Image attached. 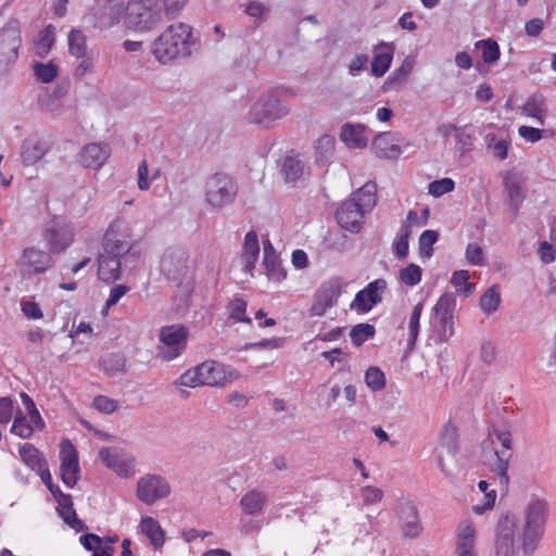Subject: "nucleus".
<instances>
[{
  "instance_id": "f257e3e1",
  "label": "nucleus",
  "mask_w": 556,
  "mask_h": 556,
  "mask_svg": "<svg viewBox=\"0 0 556 556\" xmlns=\"http://www.w3.org/2000/svg\"><path fill=\"white\" fill-rule=\"evenodd\" d=\"M377 186L367 182L351 198L337 208L336 219L339 226L350 232L357 233L363 228L365 214L371 212L377 204Z\"/></svg>"
},
{
  "instance_id": "f03ea898",
  "label": "nucleus",
  "mask_w": 556,
  "mask_h": 556,
  "mask_svg": "<svg viewBox=\"0 0 556 556\" xmlns=\"http://www.w3.org/2000/svg\"><path fill=\"white\" fill-rule=\"evenodd\" d=\"M192 28L185 23L169 25L151 43V53L162 64L187 58L191 54Z\"/></svg>"
},
{
  "instance_id": "7ed1b4c3",
  "label": "nucleus",
  "mask_w": 556,
  "mask_h": 556,
  "mask_svg": "<svg viewBox=\"0 0 556 556\" xmlns=\"http://www.w3.org/2000/svg\"><path fill=\"white\" fill-rule=\"evenodd\" d=\"M160 270L168 282L182 288L186 294L191 293L193 270L189 255L182 247H169L164 251Z\"/></svg>"
},
{
  "instance_id": "20e7f679",
  "label": "nucleus",
  "mask_w": 556,
  "mask_h": 556,
  "mask_svg": "<svg viewBox=\"0 0 556 556\" xmlns=\"http://www.w3.org/2000/svg\"><path fill=\"white\" fill-rule=\"evenodd\" d=\"M525 535L518 530V519L513 514L504 515L497 523L495 556H532L527 552Z\"/></svg>"
},
{
  "instance_id": "39448f33",
  "label": "nucleus",
  "mask_w": 556,
  "mask_h": 556,
  "mask_svg": "<svg viewBox=\"0 0 556 556\" xmlns=\"http://www.w3.org/2000/svg\"><path fill=\"white\" fill-rule=\"evenodd\" d=\"M164 16L156 0H129L126 4L125 25L136 31H150L163 22Z\"/></svg>"
},
{
  "instance_id": "423d86ee",
  "label": "nucleus",
  "mask_w": 556,
  "mask_h": 556,
  "mask_svg": "<svg viewBox=\"0 0 556 556\" xmlns=\"http://www.w3.org/2000/svg\"><path fill=\"white\" fill-rule=\"evenodd\" d=\"M290 111V105L287 102L280 100L276 93L268 92L260 96L252 103L248 112V121L269 129L277 121L286 117Z\"/></svg>"
},
{
  "instance_id": "0eeeda50",
  "label": "nucleus",
  "mask_w": 556,
  "mask_h": 556,
  "mask_svg": "<svg viewBox=\"0 0 556 556\" xmlns=\"http://www.w3.org/2000/svg\"><path fill=\"white\" fill-rule=\"evenodd\" d=\"M548 505L543 500L532 501L525 513V522L518 520V530L525 535L527 552H535L544 531Z\"/></svg>"
},
{
  "instance_id": "6e6552de",
  "label": "nucleus",
  "mask_w": 556,
  "mask_h": 556,
  "mask_svg": "<svg viewBox=\"0 0 556 556\" xmlns=\"http://www.w3.org/2000/svg\"><path fill=\"white\" fill-rule=\"evenodd\" d=\"M238 189L237 181L232 176L216 173L205 182V202L214 210H222L233 203Z\"/></svg>"
},
{
  "instance_id": "1a4fd4ad",
  "label": "nucleus",
  "mask_w": 556,
  "mask_h": 556,
  "mask_svg": "<svg viewBox=\"0 0 556 556\" xmlns=\"http://www.w3.org/2000/svg\"><path fill=\"white\" fill-rule=\"evenodd\" d=\"M102 245V253L122 257L128 254L134 247L130 226L122 219L113 220L103 237Z\"/></svg>"
},
{
  "instance_id": "9d476101",
  "label": "nucleus",
  "mask_w": 556,
  "mask_h": 556,
  "mask_svg": "<svg viewBox=\"0 0 556 556\" xmlns=\"http://www.w3.org/2000/svg\"><path fill=\"white\" fill-rule=\"evenodd\" d=\"M157 355L164 361L178 357L187 346L188 329L182 325H170L160 330Z\"/></svg>"
},
{
  "instance_id": "9b49d317",
  "label": "nucleus",
  "mask_w": 556,
  "mask_h": 556,
  "mask_svg": "<svg viewBox=\"0 0 556 556\" xmlns=\"http://www.w3.org/2000/svg\"><path fill=\"white\" fill-rule=\"evenodd\" d=\"M53 264L52 254L36 247L25 248L17 261L23 277L46 273Z\"/></svg>"
},
{
  "instance_id": "f8f14e48",
  "label": "nucleus",
  "mask_w": 556,
  "mask_h": 556,
  "mask_svg": "<svg viewBox=\"0 0 556 556\" xmlns=\"http://www.w3.org/2000/svg\"><path fill=\"white\" fill-rule=\"evenodd\" d=\"M170 493L168 481L160 475H146L137 482L136 495L147 505H153Z\"/></svg>"
},
{
  "instance_id": "ddd939ff",
  "label": "nucleus",
  "mask_w": 556,
  "mask_h": 556,
  "mask_svg": "<svg viewBox=\"0 0 556 556\" xmlns=\"http://www.w3.org/2000/svg\"><path fill=\"white\" fill-rule=\"evenodd\" d=\"M341 287L340 278H332L320 285L314 294L313 304L308 308V316L320 317L328 308L334 306L341 294Z\"/></svg>"
},
{
  "instance_id": "4468645a",
  "label": "nucleus",
  "mask_w": 556,
  "mask_h": 556,
  "mask_svg": "<svg viewBox=\"0 0 556 556\" xmlns=\"http://www.w3.org/2000/svg\"><path fill=\"white\" fill-rule=\"evenodd\" d=\"M21 35L16 22H10L0 29V71H5L18 56Z\"/></svg>"
},
{
  "instance_id": "2eb2a0df",
  "label": "nucleus",
  "mask_w": 556,
  "mask_h": 556,
  "mask_svg": "<svg viewBox=\"0 0 556 556\" xmlns=\"http://www.w3.org/2000/svg\"><path fill=\"white\" fill-rule=\"evenodd\" d=\"M42 239L51 254H59L72 244L74 240V229L65 223L53 219L45 228Z\"/></svg>"
},
{
  "instance_id": "dca6fc26",
  "label": "nucleus",
  "mask_w": 556,
  "mask_h": 556,
  "mask_svg": "<svg viewBox=\"0 0 556 556\" xmlns=\"http://www.w3.org/2000/svg\"><path fill=\"white\" fill-rule=\"evenodd\" d=\"M493 435L502 445V450H495L497 462L494 470L500 477L501 484L507 486L509 481L507 470L511 458V433L507 429L492 427L489 431V437L492 438Z\"/></svg>"
},
{
  "instance_id": "f3484780",
  "label": "nucleus",
  "mask_w": 556,
  "mask_h": 556,
  "mask_svg": "<svg viewBox=\"0 0 556 556\" xmlns=\"http://www.w3.org/2000/svg\"><path fill=\"white\" fill-rule=\"evenodd\" d=\"M456 306V299L452 293H444L440 296L433 307L440 326L439 338L441 342H447L454 334L453 313Z\"/></svg>"
},
{
  "instance_id": "a211bd4d",
  "label": "nucleus",
  "mask_w": 556,
  "mask_h": 556,
  "mask_svg": "<svg viewBox=\"0 0 556 556\" xmlns=\"http://www.w3.org/2000/svg\"><path fill=\"white\" fill-rule=\"evenodd\" d=\"M92 11L94 26L100 29H109L116 25L123 15H126V5L124 0H105L98 2Z\"/></svg>"
},
{
  "instance_id": "6ab92c4d",
  "label": "nucleus",
  "mask_w": 556,
  "mask_h": 556,
  "mask_svg": "<svg viewBox=\"0 0 556 556\" xmlns=\"http://www.w3.org/2000/svg\"><path fill=\"white\" fill-rule=\"evenodd\" d=\"M387 289V281L382 278L369 282L358 291L351 303V308L357 312L367 313L382 301V294Z\"/></svg>"
},
{
  "instance_id": "aec40b11",
  "label": "nucleus",
  "mask_w": 556,
  "mask_h": 556,
  "mask_svg": "<svg viewBox=\"0 0 556 556\" xmlns=\"http://www.w3.org/2000/svg\"><path fill=\"white\" fill-rule=\"evenodd\" d=\"M443 450H445L452 457H454L458 451L457 427L451 421L444 425L440 434L439 446L437 448L439 468L445 477H448L451 475V470L444 460Z\"/></svg>"
},
{
  "instance_id": "412c9836",
  "label": "nucleus",
  "mask_w": 556,
  "mask_h": 556,
  "mask_svg": "<svg viewBox=\"0 0 556 556\" xmlns=\"http://www.w3.org/2000/svg\"><path fill=\"white\" fill-rule=\"evenodd\" d=\"M60 457L61 478L67 486L73 488L78 480L79 464L77 452L68 440L61 443Z\"/></svg>"
},
{
  "instance_id": "4be33fe9",
  "label": "nucleus",
  "mask_w": 556,
  "mask_h": 556,
  "mask_svg": "<svg viewBox=\"0 0 556 556\" xmlns=\"http://www.w3.org/2000/svg\"><path fill=\"white\" fill-rule=\"evenodd\" d=\"M397 516L405 536L417 538L421 533L422 526L414 502L408 500L401 501L397 506Z\"/></svg>"
},
{
  "instance_id": "5701e85b",
  "label": "nucleus",
  "mask_w": 556,
  "mask_h": 556,
  "mask_svg": "<svg viewBox=\"0 0 556 556\" xmlns=\"http://www.w3.org/2000/svg\"><path fill=\"white\" fill-rule=\"evenodd\" d=\"M52 148L49 138H26L21 146V160L24 166L36 165Z\"/></svg>"
},
{
  "instance_id": "b1692460",
  "label": "nucleus",
  "mask_w": 556,
  "mask_h": 556,
  "mask_svg": "<svg viewBox=\"0 0 556 556\" xmlns=\"http://www.w3.org/2000/svg\"><path fill=\"white\" fill-rule=\"evenodd\" d=\"M100 459L105 466L123 478H130L135 475V460L123 458L117 452L103 447L99 452Z\"/></svg>"
},
{
  "instance_id": "393cba45",
  "label": "nucleus",
  "mask_w": 556,
  "mask_h": 556,
  "mask_svg": "<svg viewBox=\"0 0 556 556\" xmlns=\"http://www.w3.org/2000/svg\"><path fill=\"white\" fill-rule=\"evenodd\" d=\"M203 386L222 387L228 381L227 368L215 361H206L199 365Z\"/></svg>"
},
{
  "instance_id": "a878e982",
  "label": "nucleus",
  "mask_w": 556,
  "mask_h": 556,
  "mask_svg": "<svg viewBox=\"0 0 556 556\" xmlns=\"http://www.w3.org/2000/svg\"><path fill=\"white\" fill-rule=\"evenodd\" d=\"M110 149L105 144L89 143L79 153V162L84 167L98 169L109 157Z\"/></svg>"
},
{
  "instance_id": "bb28decb",
  "label": "nucleus",
  "mask_w": 556,
  "mask_h": 556,
  "mask_svg": "<svg viewBox=\"0 0 556 556\" xmlns=\"http://www.w3.org/2000/svg\"><path fill=\"white\" fill-rule=\"evenodd\" d=\"M371 150L380 159H396L402 153L401 147L389 131L380 132L374 138Z\"/></svg>"
},
{
  "instance_id": "cd10ccee",
  "label": "nucleus",
  "mask_w": 556,
  "mask_h": 556,
  "mask_svg": "<svg viewBox=\"0 0 556 556\" xmlns=\"http://www.w3.org/2000/svg\"><path fill=\"white\" fill-rule=\"evenodd\" d=\"M476 545V528L473 525L464 520L457 529V554L458 556H477Z\"/></svg>"
},
{
  "instance_id": "c85d7f7f",
  "label": "nucleus",
  "mask_w": 556,
  "mask_h": 556,
  "mask_svg": "<svg viewBox=\"0 0 556 556\" xmlns=\"http://www.w3.org/2000/svg\"><path fill=\"white\" fill-rule=\"evenodd\" d=\"M365 130L363 124L346 123L341 126L339 138L350 149H364L368 142Z\"/></svg>"
},
{
  "instance_id": "c756f323",
  "label": "nucleus",
  "mask_w": 556,
  "mask_h": 556,
  "mask_svg": "<svg viewBox=\"0 0 556 556\" xmlns=\"http://www.w3.org/2000/svg\"><path fill=\"white\" fill-rule=\"evenodd\" d=\"M394 53V45L388 42H380L375 48V56L371 61V72L375 76H383L392 62Z\"/></svg>"
},
{
  "instance_id": "7c9ffc66",
  "label": "nucleus",
  "mask_w": 556,
  "mask_h": 556,
  "mask_svg": "<svg viewBox=\"0 0 556 556\" xmlns=\"http://www.w3.org/2000/svg\"><path fill=\"white\" fill-rule=\"evenodd\" d=\"M503 185L508 198V205L514 211V214L517 215V212L526 198V190L522 187L520 179L514 174L506 175Z\"/></svg>"
},
{
  "instance_id": "2f4dec72",
  "label": "nucleus",
  "mask_w": 556,
  "mask_h": 556,
  "mask_svg": "<svg viewBox=\"0 0 556 556\" xmlns=\"http://www.w3.org/2000/svg\"><path fill=\"white\" fill-rule=\"evenodd\" d=\"M260 254V245L257 235L254 230L247 232L242 245L241 262L243 269L247 273H252L255 268L256 261Z\"/></svg>"
},
{
  "instance_id": "473e14b6",
  "label": "nucleus",
  "mask_w": 556,
  "mask_h": 556,
  "mask_svg": "<svg viewBox=\"0 0 556 556\" xmlns=\"http://www.w3.org/2000/svg\"><path fill=\"white\" fill-rule=\"evenodd\" d=\"M122 256L101 253L98 262V275L103 281H114L121 277Z\"/></svg>"
},
{
  "instance_id": "72a5a7b5",
  "label": "nucleus",
  "mask_w": 556,
  "mask_h": 556,
  "mask_svg": "<svg viewBox=\"0 0 556 556\" xmlns=\"http://www.w3.org/2000/svg\"><path fill=\"white\" fill-rule=\"evenodd\" d=\"M68 91V84H58L51 92L39 97V105L42 110L59 114L62 108V99Z\"/></svg>"
},
{
  "instance_id": "f704fd0d",
  "label": "nucleus",
  "mask_w": 556,
  "mask_h": 556,
  "mask_svg": "<svg viewBox=\"0 0 556 556\" xmlns=\"http://www.w3.org/2000/svg\"><path fill=\"white\" fill-rule=\"evenodd\" d=\"M520 112L528 117L534 118L538 124L543 126L546 114L544 96L538 92L531 94L525 104L520 106Z\"/></svg>"
},
{
  "instance_id": "c9c22d12",
  "label": "nucleus",
  "mask_w": 556,
  "mask_h": 556,
  "mask_svg": "<svg viewBox=\"0 0 556 556\" xmlns=\"http://www.w3.org/2000/svg\"><path fill=\"white\" fill-rule=\"evenodd\" d=\"M281 174L288 184H295L304 177V165L298 155L287 154L282 157Z\"/></svg>"
},
{
  "instance_id": "e433bc0d",
  "label": "nucleus",
  "mask_w": 556,
  "mask_h": 556,
  "mask_svg": "<svg viewBox=\"0 0 556 556\" xmlns=\"http://www.w3.org/2000/svg\"><path fill=\"white\" fill-rule=\"evenodd\" d=\"M266 503V494L256 489L247 492L240 500V506L243 509V511L252 516L261 514Z\"/></svg>"
},
{
  "instance_id": "4c0bfd02",
  "label": "nucleus",
  "mask_w": 556,
  "mask_h": 556,
  "mask_svg": "<svg viewBox=\"0 0 556 556\" xmlns=\"http://www.w3.org/2000/svg\"><path fill=\"white\" fill-rule=\"evenodd\" d=\"M140 529L146 534L151 544L157 548L164 544V531L157 520L152 517H143L140 521Z\"/></svg>"
},
{
  "instance_id": "58836bf2",
  "label": "nucleus",
  "mask_w": 556,
  "mask_h": 556,
  "mask_svg": "<svg viewBox=\"0 0 556 556\" xmlns=\"http://www.w3.org/2000/svg\"><path fill=\"white\" fill-rule=\"evenodd\" d=\"M241 7L243 12L253 20L256 27L263 24L270 14V7L260 0H249Z\"/></svg>"
},
{
  "instance_id": "ea45409f",
  "label": "nucleus",
  "mask_w": 556,
  "mask_h": 556,
  "mask_svg": "<svg viewBox=\"0 0 556 556\" xmlns=\"http://www.w3.org/2000/svg\"><path fill=\"white\" fill-rule=\"evenodd\" d=\"M79 542L87 551L92 552V556H114L113 547L103 546V539L97 534H84L79 538Z\"/></svg>"
},
{
  "instance_id": "a19ab883",
  "label": "nucleus",
  "mask_w": 556,
  "mask_h": 556,
  "mask_svg": "<svg viewBox=\"0 0 556 556\" xmlns=\"http://www.w3.org/2000/svg\"><path fill=\"white\" fill-rule=\"evenodd\" d=\"M22 462L31 470L36 471L46 465V460L41 453L29 443H25L20 447Z\"/></svg>"
},
{
  "instance_id": "79ce46f5",
  "label": "nucleus",
  "mask_w": 556,
  "mask_h": 556,
  "mask_svg": "<svg viewBox=\"0 0 556 556\" xmlns=\"http://www.w3.org/2000/svg\"><path fill=\"white\" fill-rule=\"evenodd\" d=\"M54 27L52 25H48L38 34V38L35 43L36 54L40 58L47 56L54 45Z\"/></svg>"
},
{
  "instance_id": "37998d69",
  "label": "nucleus",
  "mask_w": 556,
  "mask_h": 556,
  "mask_svg": "<svg viewBox=\"0 0 556 556\" xmlns=\"http://www.w3.org/2000/svg\"><path fill=\"white\" fill-rule=\"evenodd\" d=\"M68 51L75 58L86 56L88 54L87 38L79 29H72L67 37Z\"/></svg>"
},
{
  "instance_id": "c03bdc74",
  "label": "nucleus",
  "mask_w": 556,
  "mask_h": 556,
  "mask_svg": "<svg viewBox=\"0 0 556 556\" xmlns=\"http://www.w3.org/2000/svg\"><path fill=\"white\" fill-rule=\"evenodd\" d=\"M101 367L110 376H117L125 372L126 359L121 354H108L100 361Z\"/></svg>"
},
{
  "instance_id": "a18cd8bd",
  "label": "nucleus",
  "mask_w": 556,
  "mask_h": 556,
  "mask_svg": "<svg viewBox=\"0 0 556 556\" xmlns=\"http://www.w3.org/2000/svg\"><path fill=\"white\" fill-rule=\"evenodd\" d=\"M501 303V294L497 286H491L480 298V308L485 314L494 313Z\"/></svg>"
},
{
  "instance_id": "49530a36",
  "label": "nucleus",
  "mask_w": 556,
  "mask_h": 556,
  "mask_svg": "<svg viewBox=\"0 0 556 556\" xmlns=\"http://www.w3.org/2000/svg\"><path fill=\"white\" fill-rule=\"evenodd\" d=\"M336 140L331 135H323L315 142L317 161H327L334 152Z\"/></svg>"
},
{
  "instance_id": "de8ad7c7",
  "label": "nucleus",
  "mask_w": 556,
  "mask_h": 556,
  "mask_svg": "<svg viewBox=\"0 0 556 556\" xmlns=\"http://www.w3.org/2000/svg\"><path fill=\"white\" fill-rule=\"evenodd\" d=\"M33 70L34 75L37 77L38 80L42 83H51L58 76L59 73L58 65L52 62H36L33 65Z\"/></svg>"
},
{
  "instance_id": "09e8293b",
  "label": "nucleus",
  "mask_w": 556,
  "mask_h": 556,
  "mask_svg": "<svg viewBox=\"0 0 556 556\" xmlns=\"http://www.w3.org/2000/svg\"><path fill=\"white\" fill-rule=\"evenodd\" d=\"M468 270H457L453 274L451 282L455 286L458 293L464 296H468L473 292L475 285L468 282L469 280Z\"/></svg>"
},
{
  "instance_id": "8fccbe9b",
  "label": "nucleus",
  "mask_w": 556,
  "mask_h": 556,
  "mask_svg": "<svg viewBox=\"0 0 556 556\" xmlns=\"http://www.w3.org/2000/svg\"><path fill=\"white\" fill-rule=\"evenodd\" d=\"M439 233L435 230H425L419 237V255L429 258L433 254L432 245L438 241Z\"/></svg>"
},
{
  "instance_id": "3c124183",
  "label": "nucleus",
  "mask_w": 556,
  "mask_h": 556,
  "mask_svg": "<svg viewBox=\"0 0 556 556\" xmlns=\"http://www.w3.org/2000/svg\"><path fill=\"white\" fill-rule=\"evenodd\" d=\"M424 304L419 302L412 311L409 323H408V346L412 349L417 340L419 332V320L422 313Z\"/></svg>"
},
{
  "instance_id": "603ef678",
  "label": "nucleus",
  "mask_w": 556,
  "mask_h": 556,
  "mask_svg": "<svg viewBox=\"0 0 556 556\" xmlns=\"http://www.w3.org/2000/svg\"><path fill=\"white\" fill-rule=\"evenodd\" d=\"M375 327L369 324H358L354 326L350 331L352 342L359 346L368 339L375 336Z\"/></svg>"
},
{
  "instance_id": "864d4df0",
  "label": "nucleus",
  "mask_w": 556,
  "mask_h": 556,
  "mask_svg": "<svg viewBox=\"0 0 556 556\" xmlns=\"http://www.w3.org/2000/svg\"><path fill=\"white\" fill-rule=\"evenodd\" d=\"M11 432L23 439H28L34 433V427L28 422L27 416H24L21 410L15 415Z\"/></svg>"
},
{
  "instance_id": "5fc2aeb1",
  "label": "nucleus",
  "mask_w": 556,
  "mask_h": 556,
  "mask_svg": "<svg viewBox=\"0 0 556 556\" xmlns=\"http://www.w3.org/2000/svg\"><path fill=\"white\" fill-rule=\"evenodd\" d=\"M365 382L371 391H380L386 387V376L378 367H369L365 374Z\"/></svg>"
},
{
  "instance_id": "6e6d98bb",
  "label": "nucleus",
  "mask_w": 556,
  "mask_h": 556,
  "mask_svg": "<svg viewBox=\"0 0 556 556\" xmlns=\"http://www.w3.org/2000/svg\"><path fill=\"white\" fill-rule=\"evenodd\" d=\"M422 270L421 268L412 263L400 270V280L402 283L414 287L421 280Z\"/></svg>"
},
{
  "instance_id": "4d7b16f0",
  "label": "nucleus",
  "mask_w": 556,
  "mask_h": 556,
  "mask_svg": "<svg viewBox=\"0 0 556 556\" xmlns=\"http://www.w3.org/2000/svg\"><path fill=\"white\" fill-rule=\"evenodd\" d=\"M247 301L236 298L229 303V318L238 323L251 324L252 320L245 315Z\"/></svg>"
},
{
  "instance_id": "13d9d810",
  "label": "nucleus",
  "mask_w": 556,
  "mask_h": 556,
  "mask_svg": "<svg viewBox=\"0 0 556 556\" xmlns=\"http://www.w3.org/2000/svg\"><path fill=\"white\" fill-rule=\"evenodd\" d=\"M477 47H481L482 59L486 64H493L498 60L500 47L495 41L491 39L480 40L477 42Z\"/></svg>"
},
{
  "instance_id": "bf43d9fd",
  "label": "nucleus",
  "mask_w": 556,
  "mask_h": 556,
  "mask_svg": "<svg viewBox=\"0 0 556 556\" xmlns=\"http://www.w3.org/2000/svg\"><path fill=\"white\" fill-rule=\"evenodd\" d=\"M188 0H156L167 18H175L186 7Z\"/></svg>"
},
{
  "instance_id": "052dcab7",
  "label": "nucleus",
  "mask_w": 556,
  "mask_h": 556,
  "mask_svg": "<svg viewBox=\"0 0 556 556\" xmlns=\"http://www.w3.org/2000/svg\"><path fill=\"white\" fill-rule=\"evenodd\" d=\"M178 383L180 386L189 387V388H195L199 386H203V380H202V378L200 376V371H199V365L193 368H190L186 372H184L179 377Z\"/></svg>"
},
{
  "instance_id": "680f3d73",
  "label": "nucleus",
  "mask_w": 556,
  "mask_h": 556,
  "mask_svg": "<svg viewBox=\"0 0 556 556\" xmlns=\"http://www.w3.org/2000/svg\"><path fill=\"white\" fill-rule=\"evenodd\" d=\"M455 187L453 179L451 178H442L440 180H434L429 185V193L434 197H441L447 192H451Z\"/></svg>"
},
{
  "instance_id": "e2e57ef3",
  "label": "nucleus",
  "mask_w": 556,
  "mask_h": 556,
  "mask_svg": "<svg viewBox=\"0 0 556 556\" xmlns=\"http://www.w3.org/2000/svg\"><path fill=\"white\" fill-rule=\"evenodd\" d=\"M547 134V130H542L539 128H534L531 126H520L518 128V135L527 142H538L540 141L544 135ZM549 136H552V132H549Z\"/></svg>"
},
{
  "instance_id": "0e129e2a",
  "label": "nucleus",
  "mask_w": 556,
  "mask_h": 556,
  "mask_svg": "<svg viewBox=\"0 0 556 556\" xmlns=\"http://www.w3.org/2000/svg\"><path fill=\"white\" fill-rule=\"evenodd\" d=\"M361 497L365 505H371L382 500L383 492L379 488L367 485L361 490Z\"/></svg>"
},
{
  "instance_id": "69168bd1",
  "label": "nucleus",
  "mask_w": 556,
  "mask_h": 556,
  "mask_svg": "<svg viewBox=\"0 0 556 556\" xmlns=\"http://www.w3.org/2000/svg\"><path fill=\"white\" fill-rule=\"evenodd\" d=\"M466 258L471 265L482 266L484 264L482 248L477 243H469L466 248Z\"/></svg>"
},
{
  "instance_id": "338daca9",
  "label": "nucleus",
  "mask_w": 556,
  "mask_h": 556,
  "mask_svg": "<svg viewBox=\"0 0 556 556\" xmlns=\"http://www.w3.org/2000/svg\"><path fill=\"white\" fill-rule=\"evenodd\" d=\"M80 61L75 67L74 76L77 78H83L88 74L93 72L94 66V58L91 55L80 56Z\"/></svg>"
},
{
  "instance_id": "774afa93",
  "label": "nucleus",
  "mask_w": 556,
  "mask_h": 556,
  "mask_svg": "<svg viewBox=\"0 0 556 556\" xmlns=\"http://www.w3.org/2000/svg\"><path fill=\"white\" fill-rule=\"evenodd\" d=\"M93 407L101 413L112 414L117 408V402L105 395H98L93 399Z\"/></svg>"
}]
</instances>
